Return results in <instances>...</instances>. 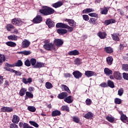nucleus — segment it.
<instances>
[{"label":"nucleus","mask_w":128,"mask_h":128,"mask_svg":"<svg viewBox=\"0 0 128 128\" xmlns=\"http://www.w3.org/2000/svg\"><path fill=\"white\" fill-rule=\"evenodd\" d=\"M88 14L90 16H91L92 18H98V14L96 12L89 13Z\"/></svg>","instance_id":"46"},{"label":"nucleus","mask_w":128,"mask_h":128,"mask_svg":"<svg viewBox=\"0 0 128 128\" xmlns=\"http://www.w3.org/2000/svg\"><path fill=\"white\" fill-rule=\"evenodd\" d=\"M61 110L62 112H70V108L67 106H62L61 108Z\"/></svg>","instance_id":"40"},{"label":"nucleus","mask_w":128,"mask_h":128,"mask_svg":"<svg viewBox=\"0 0 128 128\" xmlns=\"http://www.w3.org/2000/svg\"><path fill=\"white\" fill-rule=\"evenodd\" d=\"M28 126V123H23L22 122H20L19 123V126L20 128H26V126Z\"/></svg>","instance_id":"48"},{"label":"nucleus","mask_w":128,"mask_h":128,"mask_svg":"<svg viewBox=\"0 0 128 128\" xmlns=\"http://www.w3.org/2000/svg\"><path fill=\"white\" fill-rule=\"evenodd\" d=\"M42 21V17L40 15L36 16L32 20L34 24H40Z\"/></svg>","instance_id":"7"},{"label":"nucleus","mask_w":128,"mask_h":128,"mask_svg":"<svg viewBox=\"0 0 128 128\" xmlns=\"http://www.w3.org/2000/svg\"><path fill=\"white\" fill-rule=\"evenodd\" d=\"M60 114H62V113L60 112V111L58 110H54L52 112V116H60Z\"/></svg>","instance_id":"28"},{"label":"nucleus","mask_w":128,"mask_h":128,"mask_svg":"<svg viewBox=\"0 0 128 128\" xmlns=\"http://www.w3.org/2000/svg\"><path fill=\"white\" fill-rule=\"evenodd\" d=\"M56 32H58V34H62V36L66 34H68V30L64 28H60L56 30Z\"/></svg>","instance_id":"17"},{"label":"nucleus","mask_w":128,"mask_h":128,"mask_svg":"<svg viewBox=\"0 0 128 128\" xmlns=\"http://www.w3.org/2000/svg\"><path fill=\"white\" fill-rule=\"evenodd\" d=\"M72 120L73 122H76V124H78V122H80V118L76 116L72 117Z\"/></svg>","instance_id":"50"},{"label":"nucleus","mask_w":128,"mask_h":128,"mask_svg":"<svg viewBox=\"0 0 128 128\" xmlns=\"http://www.w3.org/2000/svg\"><path fill=\"white\" fill-rule=\"evenodd\" d=\"M68 54V56H78L80 54V52L76 50H73L69 52Z\"/></svg>","instance_id":"20"},{"label":"nucleus","mask_w":128,"mask_h":128,"mask_svg":"<svg viewBox=\"0 0 128 128\" xmlns=\"http://www.w3.org/2000/svg\"><path fill=\"white\" fill-rule=\"evenodd\" d=\"M20 116L14 114L13 116V118L12 119V122H13V124H18L20 122Z\"/></svg>","instance_id":"15"},{"label":"nucleus","mask_w":128,"mask_h":128,"mask_svg":"<svg viewBox=\"0 0 128 128\" xmlns=\"http://www.w3.org/2000/svg\"><path fill=\"white\" fill-rule=\"evenodd\" d=\"M114 104H122V100L119 98H116L114 99Z\"/></svg>","instance_id":"51"},{"label":"nucleus","mask_w":128,"mask_h":128,"mask_svg":"<svg viewBox=\"0 0 128 128\" xmlns=\"http://www.w3.org/2000/svg\"><path fill=\"white\" fill-rule=\"evenodd\" d=\"M112 60H114V58L112 56H108L106 58V62L109 66L112 64Z\"/></svg>","instance_id":"39"},{"label":"nucleus","mask_w":128,"mask_h":128,"mask_svg":"<svg viewBox=\"0 0 128 128\" xmlns=\"http://www.w3.org/2000/svg\"><path fill=\"white\" fill-rule=\"evenodd\" d=\"M104 24L106 26H108V24H116V20L110 19L106 20Z\"/></svg>","instance_id":"23"},{"label":"nucleus","mask_w":128,"mask_h":128,"mask_svg":"<svg viewBox=\"0 0 128 128\" xmlns=\"http://www.w3.org/2000/svg\"><path fill=\"white\" fill-rule=\"evenodd\" d=\"M7 106H3L0 108L1 112H6Z\"/></svg>","instance_id":"64"},{"label":"nucleus","mask_w":128,"mask_h":128,"mask_svg":"<svg viewBox=\"0 0 128 128\" xmlns=\"http://www.w3.org/2000/svg\"><path fill=\"white\" fill-rule=\"evenodd\" d=\"M43 48L46 50H56V46L52 42L44 44L43 46Z\"/></svg>","instance_id":"3"},{"label":"nucleus","mask_w":128,"mask_h":128,"mask_svg":"<svg viewBox=\"0 0 128 128\" xmlns=\"http://www.w3.org/2000/svg\"><path fill=\"white\" fill-rule=\"evenodd\" d=\"M106 120H108L110 122H114V118L110 117V116H106Z\"/></svg>","instance_id":"49"},{"label":"nucleus","mask_w":128,"mask_h":128,"mask_svg":"<svg viewBox=\"0 0 128 128\" xmlns=\"http://www.w3.org/2000/svg\"><path fill=\"white\" fill-rule=\"evenodd\" d=\"M29 124L31 126H34V128H38L39 126L36 122H34V121H29Z\"/></svg>","instance_id":"47"},{"label":"nucleus","mask_w":128,"mask_h":128,"mask_svg":"<svg viewBox=\"0 0 128 128\" xmlns=\"http://www.w3.org/2000/svg\"><path fill=\"white\" fill-rule=\"evenodd\" d=\"M12 24H14L17 26H20L24 24V22L20 20V19L18 18H15L12 20Z\"/></svg>","instance_id":"4"},{"label":"nucleus","mask_w":128,"mask_h":128,"mask_svg":"<svg viewBox=\"0 0 128 128\" xmlns=\"http://www.w3.org/2000/svg\"><path fill=\"white\" fill-rule=\"evenodd\" d=\"M107 86H108L111 88H114V82L110 80H108L107 81Z\"/></svg>","instance_id":"37"},{"label":"nucleus","mask_w":128,"mask_h":128,"mask_svg":"<svg viewBox=\"0 0 128 128\" xmlns=\"http://www.w3.org/2000/svg\"><path fill=\"white\" fill-rule=\"evenodd\" d=\"M30 42L28 40H24L22 42V48H26L30 46Z\"/></svg>","instance_id":"10"},{"label":"nucleus","mask_w":128,"mask_h":128,"mask_svg":"<svg viewBox=\"0 0 128 128\" xmlns=\"http://www.w3.org/2000/svg\"><path fill=\"white\" fill-rule=\"evenodd\" d=\"M34 98V94H32L30 92H26L25 100H28V98Z\"/></svg>","instance_id":"27"},{"label":"nucleus","mask_w":128,"mask_h":128,"mask_svg":"<svg viewBox=\"0 0 128 128\" xmlns=\"http://www.w3.org/2000/svg\"><path fill=\"white\" fill-rule=\"evenodd\" d=\"M30 66H32V68H34V66H36V59L34 58H32L30 60Z\"/></svg>","instance_id":"30"},{"label":"nucleus","mask_w":128,"mask_h":128,"mask_svg":"<svg viewBox=\"0 0 128 128\" xmlns=\"http://www.w3.org/2000/svg\"><path fill=\"white\" fill-rule=\"evenodd\" d=\"M39 12L43 16H50L54 14V10L50 6H43L42 9L39 10Z\"/></svg>","instance_id":"1"},{"label":"nucleus","mask_w":128,"mask_h":128,"mask_svg":"<svg viewBox=\"0 0 128 128\" xmlns=\"http://www.w3.org/2000/svg\"><path fill=\"white\" fill-rule=\"evenodd\" d=\"M32 54V52H30V51H23V54H24V56H28L29 54Z\"/></svg>","instance_id":"62"},{"label":"nucleus","mask_w":128,"mask_h":128,"mask_svg":"<svg viewBox=\"0 0 128 128\" xmlns=\"http://www.w3.org/2000/svg\"><path fill=\"white\" fill-rule=\"evenodd\" d=\"M61 86H62V88H63L65 92H68V94H72L70 90V88H68V86H66V85H64V84H62Z\"/></svg>","instance_id":"42"},{"label":"nucleus","mask_w":128,"mask_h":128,"mask_svg":"<svg viewBox=\"0 0 128 128\" xmlns=\"http://www.w3.org/2000/svg\"><path fill=\"white\" fill-rule=\"evenodd\" d=\"M26 88H22L20 90L19 96H24L26 94Z\"/></svg>","instance_id":"31"},{"label":"nucleus","mask_w":128,"mask_h":128,"mask_svg":"<svg viewBox=\"0 0 128 128\" xmlns=\"http://www.w3.org/2000/svg\"><path fill=\"white\" fill-rule=\"evenodd\" d=\"M114 78L118 80H122V74L118 72H114Z\"/></svg>","instance_id":"16"},{"label":"nucleus","mask_w":128,"mask_h":128,"mask_svg":"<svg viewBox=\"0 0 128 128\" xmlns=\"http://www.w3.org/2000/svg\"><path fill=\"white\" fill-rule=\"evenodd\" d=\"M13 30H14L11 32L12 34H18V30L16 28L14 27Z\"/></svg>","instance_id":"57"},{"label":"nucleus","mask_w":128,"mask_h":128,"mask_svg":"<svg viewBox=\"0 0 128 128\" xmlns=\"http://www.w3.org/2000/svg\"><path fill=\"white\" fill-rule=\"evenodd\" d=\"M46 24L48 26L49 28H54V22L50 18H48L46 20Z\"/></svg>","instance_id":"8"},{"label":"nucleus","mask_w":128,"mask_h":128,"mask_svg":"<svg viewBox=\"0 0 128 128\" xmlns=\"http://www.w3.org/2000/svg\"><path fill=\"white\" fill-rule=\"evenodd\" d=\"M89 24H93V26H96L98 24V18H90L88 20Z\"/></svg>","instance_id":"14"},{"label":"nucleus","mask_w":128,"mask_h":128,"mask_svg":"<svg viewBox=\"0 0 128 128\" xmlns=\"http://www.w3.org/2000/svg\"><path fill=\"white\" fill-rule=\"evenodd\" d=\"M9 40H18V36L16 35H10L8 36Z\"/></svg>","instance_id":"36"},{"label":"nucleus","mask_w":128,"mask_h":128,"mask_svg":"<svg viewBox=\"0 0 128 128\" xmlns=\"http://www.w3.org/2000/svg\"><path fill=\"white\" fill-rule=\"evenodd\" d=\"M64 76L66 78H72V75L70 73H65L64 74Z\"/></svg>","instance_id":"61"},{"label":"nucleus","mask_w":128,"mask_h":128,"mask_svg":"<svg viewBox=\"0 0 128 128\" xmlns=\"http://www.w3.org/2000/svg\"><path fill=\"white\" fill-rule=\"evenodd\" d=\"M5 28L8 32H12V30H14V26L12 24H7Z\"/></svg>","instance_id":"25"},{"label":"nucleus","mask_w":128,"mask_h":128,"mask_svg":"<svg viewBox=\"0 0 128 128\" xmlns=\"http://www.w3.org/2000/svg\"><path fill=\"white\" fill-rule=\"evenodd\" d=\"M112 38L115 42H120V38L117 34H112Z\"/></svg>","instance_id":"38"},{"label":"nucleus","mask_w":128,"mask_h":128,"mask_svg":"<svg viewBox=\"0 0 128 128\" xmlns=\"http://www.w3.org/2000/svg\"><path fill=\"white\" fill-rule=\"evenodd\" d=\"M74 62L76 66H80V64H82V60L79 58H76L74 60Z\"/></svg>","instance_id":"44"},{"label":"nucleus","mask_w":128,"mask_h":128,"mask_svg":"<svg viewBox=\"0 0 128 128\" xmlns=\"http://www.w3.org/2000/svg\"><path fill=\"white\" fill-rule=\"evenodd\" d=\"M84 118H86V120H92L94 118V114H92V112H88L85 114Z\"/></svg>","instance_id":"19"},{"label":"nucleus","mask_w":128,"mask_h":128,"mask_svg":"<svg viewBox=\"0 0 128 128\" xmlns=\"http://www.w3.org/2000/svg\"><path fill=\"white\" fill-rule=\"evenodd\" d=\"M120 120H122V122H124L125 124H126L127 122H128V117H126V116L124 114H122L121 115Z\"/></svg>","instance_id":"29"},{"label":"nucleus","mask_w":128,"mask_h":128,"mask_svg":"<svg viewBox=\"0 0 128 128\" xmlns=\"http://www.w3.org/2000/svg\"><path fill=\"white\" fill-rule=\"evenodd\" d=\"M97 36L102 40L106 38V32H104L100 31L98 34Z\"/></svg>","instance_id":"12"},{"label":"nucleus","mask_w":128,"mask_h":128,"mask_svg":"<svg viewBox=\"0 0 128 128\" xmlns=\"http://www.w3.org/2000/svg\"><path fill=\"white\" fill-rule=\"evenodd\" d=\"M24 64L26 66H30V60L28 59H26L24 62Z\"/></svg>","instance_id":"54"},{"label":"nucleus","mask_w":128,"mask_h":128,"mask_svg":"<svg viewBox=\"0 0 128 128\" xmlns=\"http://www.w3.org/2000/svg\"><path fill=\"white\" fill-rule=\"evenodd\" d=\"M46 88L48 90H50V88H52V84L50 82H46Z\"/></svg>","instance_id":"45"},{"label":"nucleus","mask_w":128,"mask_h":128,"mask_svg":"<svg viewBox=\"0 0 128 128\" xmlns=\"http://www.w3.org/2000/svg\"><path fill=\"white\" fill-rule=\"evenodd\" d=\"M72 74L74 76V78H76L77 80H78V78H80L82 76V74L78 70L74 71L72 72Z\"/></svg>","instance_id":"9"},{"label":"nucleus","mask_w":128,"mask_h":128,"mask_svg":"<svg viewBox=\"0 0 128 128\" xmlns=\"http://www.w3.org/2000/svg\"><path fill=\"white\" fill-rule=\"evenodd\" d=\"M100 86H101V88H108V84L106 82H102L100 84Z\"/></svg>","instance_id":"63"},{"label":"nucleus","mask_w":128,"mask_h":128,"mask_svg":"<svg viewBox=\"0 0 128 128\" xmlns=\"http://www.w3.org/2000/svg\"><path fill=\"white\" fill-rule=\"evenodd\" d=\"M10 128H18V126L16 123L11 124L10 126Z\"/></svg>","instance_id":"55"},{"label":"nucleus","mask_w":128,"mask_h":128,"mask_svg":"<svg viewBox=\"0 0 128 128\" xmlns=\"http://www.w3.org/2000/svg\"><path fill=\"white\" fill-rule=\"evenodd\" d=\"M104 52H106V54H112L114 52V48L110 46H107L104 48Z\"/></svg>","instance_id":"18"},{"label":"nucleus","mask_w":128,"mask_h":128,"mask_svg":"<svg viewBox=\"0 0 128 128\" xmlns=\"http://www.w3.org/2000/svg\"><path fill=\"white\" fill-rule=\"evenodd\" d=\"M72 96H67L64 100V102H67V104H72L74 100L72 98Z\"/></svg>","instance_id":"22"},{"label":"nucleus","mask_w":128,"mask_h":128,"mask_svg":"<svg viewBox=\"0 0 128 128\" xmlns=\"http://www.w3.org/2000/svg\"><path fill=\"white\" fill-rule=\"evenodd\" d=\"M6 62V56L4 55L0 54V66H2V64Z\"/></svg>","instance_id":"33"},{"label":"nucleus","mask_w":128,"mask_h":128,"mask_svg":"<svg viewBox=\"0 0 128 128\" xmlns=\"http://www.w3.org/2000/svg\"><path fill=\"white\" fill-rule=\"evenodd\" d=\"M82 18L86 22H88V20H90V16L86 14L82 15Z\"/></svg>","instance_id":"52"},{"label":"nucleus","mask_w":128,"mask_h":128,"mask_svg":"<svg viewBox=\"0 0 128 128\" xmlns=\"http://www.w3.org/2000/svg\"><path fill=\"white\" fill-rule=\"evenodd\" d=\"M57 48H60L64 44V40L62 39L56 38L54 40V44Z\"/></svg>","instance_id":"5"},{"label":"nucleus","mask_w":128,"mask_h":128,"mask_svg":"<svg viewBox=\"0 0 128 128\" xmlns=\"http://www.w3.org/2000/svg\"><path fill=\"white\" fill-rule=\"evenodd\" d=\"M12 72L15 73V74L17 76H22V73L20 71H16V70H14Z\"/></svg>","instance_id":"56"},{"label":"nucleus","mask_w":128,"mask_h":128,"mask_svg":"<svg viewBox=\"0 0 128 128\" xmlns=\"http://www.w3.org/2000/svg\"><path fill=\"white\" fill-rule=\"evenodd\" d=\"M104 72L106 76H110V74H112V70H110L108 68H105L104 69Z\"/></svg>","instance_id":"34"},{"label":"nucleus","mask_w":128,"mask_h":128,"mask_svg":"<svg viewBox=\"0 0 128 128\" xmlns=\"http://www.w3.org/2000/svg\"><path fill=\"white\" fill-rule=\"evenodd\" d=\"M68 24L70 26H76V22L72 19H68Z\"/></svg>","instance_id":"26"},{"label":"nucleus","mask_w":128,"mask_h":128,"mask_svg":"<svg viewBox=\"0 0 128 128\" xmlns=\"http://www.w3.org/2000/svg\"><path fill=\"white\" fill-rule=\"evenodd\" d=\"M68 92H62L58 94L57 96L59 100H64L66 99V98L68 96Z\"/></svg>","instance_id":"11"},{"label":"nucleus","mask_w":128,"mask_h":128,"mask_svg":"<svg viewBox=\"0 0 128 128\" xmlns=\"http://www.w3.org/2000/svg\"><path fill=\"white\" fill-rule=\"evenodd\" d=\"M94 12V10L92 8H87L82 11V14H90V12Z\"/></svg>","instance_id":"35"},{"label":"nucleus","mask_w":128,"mask_h":128,"mask_svg":"<svg viewBox=\"0 0 128 128\" xmlns=\"http://www.w3.org/2000/svg\"><path fill=\"white\" fill-rule=\"evenodd\" d=\"M110 8V7H104V8H100V14H101L106 15L108 12V10Z\"/></svg>","instance_id":"13"},{"label":"nucleus","mask_w":128,"mask_h":128,"mask_svg":"<svg viewBox=\"0 0 128 128\" xmlns=\"http://www.w3.org/2000/svg\"><path fill=\"white\" fill-rule=\"evenodd\" d=\"M28 110L29 112H34L36 110V108L34 106H28Z\"/></svg>","instance_id":"43"},{"label":"nucleus","mask_w":128,"mask_h":128,"mask_svg":"<svg viewBox=\"0 0 128 128\" xmlns=\"http://www.w3.org/2000/svg\"><path fill=\"white\" fill-rule=\"evenodd\" d=\"M122 69L123 70L126 72H128V64H123L122 66Z\"/></svg>","instance_id":"53"},{"label":"nucleus","mask_w":128,"mask_h":128,"mask_svg":"<svg viewBox=\"0 0 128 128\" xmlns=\"http://www.w3.org/2000/svg\"><path fill=\"white\" fill-rule=\"evenodd\" d=\"M84 75L87 78H90L92 76H96V72L90 70L85 71Z\"/></svg>","instance_id":"6"},{"label":"nucleus","mask_w":128,"mask_h":128,"mask_svg":"<svg viewBox=\"0 0 128 128\" xmlns=\"http://www.w3.org/2000/svg\"><path fill=\"white\" fill-rule=\"evenodd\" d=\"M124 94V90L122 88L118 90V94L120 96H122Z\"/></svg>","instance_id":"60"},{"label":"nucleus","mask_w":128,"mask_h":128,"mask_svg":"<svg viewBox=\"0 0 128 128\" xmlns=\"http://www.w3.org/2000/svg\"><path fill=\"white\" fill-rule=\"evenodd\" d=\"M15 64V66H18L20 68V66H22V65L24 64V63H22V61L20 60H17V62L14 63Z\"/></svg>","instance_id":"41"},{"label":"nucleus","mask_w":128,"mask_h":128,"mask_svg":"<svg viewBox=\"0 0 128 128\" xmlns=\"http://www.w3.org/2000/svg\"><path fill=\"white\" fill-rule=\"evenodd\" d=\"M57 28H67L69 32H72L74 30V28L69 26L68 25L62 22H58L56 24Z\"/></svg>","instance_id":"2"},{"label":"nucleus","mask_w":128,"mask_h":128,"mask_svg":"<svg viewBox=\"0 0 128 128\" xmlns=\"http://www.w3.org/2000/svg\"><path fill=\"white\" fill-rule=\"evenodd\" d=\"M86 102L87 106H90V104H92V100L90 98H87L86 100Z\"/></svg>","instance_id":"59"},{"label":"nucleus","mask_w":128,"mask_h":128,"mask_svg":"<svg viewBox=\"0 0 128 128\" xmlns=\"http://www.w3.org/2000/svg\"><path fill=\"white\" fill-rule=\"evenodd\" d=\"M6 44L10 48H16V44L14 42L8 41L6 42Z\"/></svg>","instance_id":"24"},{"label":"nucleus","mask_w":128,"mask_h":128,"mask_svg":"<svg viewBox=\"0 0 128 128\" xmlns=\"http://www.w3.org/2000/svg\"><path fill=\"white\" fill-rule=\"evenodd\" d=\"M44 64L42 62H37L36 65L34 66V68H44Z\"/></svg>","instance_id":"32"},{"label":"nucleus","mask_w":128,"mask_h":128,"mask_svg":"<svg viewBox=\"0 0 128 128\" xmlns=\"http://www.w3.org/2000/svg\"><path fill=\"white\" fill-rule=\"evenodd\" d=\"M122 76H123V78H124V80H128V73L124 72L122 74Z\"/></svg>","instance_id":"58"},{"label":"nucleus","mask_w":128,"mask_h":128,"mask_svg":"<svg viewBox=\"0 0 128 128\" xmlns=\"http://www.w3.org/2000/svg\"><path fill=\"white\" fill-rule=\"evenodd\" d=\"M62 4H63L62 2V1H59V2H57L52 4V6L53 8H60V6H62Z\"/></svg>","instance_id":"21"}]
</instances>
